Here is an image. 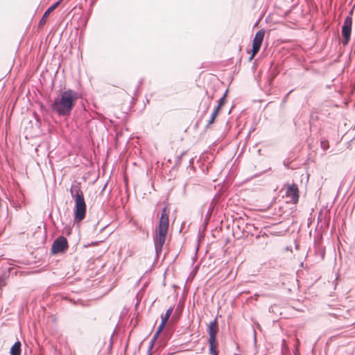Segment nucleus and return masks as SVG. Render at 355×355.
<instances>
[{"label": "nucleus", "mask_w": 355, "mask_h": 355, "mask_svg": "<svg viewBox=\"0 0 355 355\" xmlns=\"http://www.w3.org/2000/svg\"><path fill=\"white\" fill-rule=\"evenodd\" d=\"M6 285V279L3 277H0V295H1V290L3 286Z\"/></svg>", "instance_id": "dca6fc26"}, {"label": "nucleus", "mask_w": 355, "mask_h": 355, "mask_svg": "<svg viewBox=\"0 0 355 355\" xmlns=\"http://www.w3.org/2000/svg\"><path fill=\"white\" fill-rule=\"evenodd\" d=\"M78 98V93L68 89L61 92L51 105L52 110L60 116H69Z\"/></svg>", "instance_id": "f257e3e1"}, {"label": "nucleus", "mask_w": 355, "mask_h": 355, "mask_svg": "<svg viewBox=\"0 0 355 355\" xmlns=\"http://www.w3.org/2000/svg\"><path fill=\"white\" fill-rule=\"evenodd\" d=\"M69 248L67 239L62 236L58 237L53 243L51 253L56 254L65 252Z\"/></svg>", "instance_id": "39448f33"}, {"label": "nucleus", "mask_w": 355, "mask_h": 355, "mask_svg": "<svg viewBox=\"0 0 355 355\" xmlns=\"http://www.w3.org/2000/svg\"><path fill=\"white\" fill-rule=\"evenodd\" d=\"M143 234H144V236L147 235V232H146L143 231Z\"/></svg>", "instance_id": "6ab92c4d"}, {"label": "nucleus", "mask_w": 355, "mask_h": 355, "mask_svg": "<svg viewBox=\"0 0 355 355\" xmlns=\"http://www.w3.org/2000/svg\"><path fill=\"white\" fill-rule=\"evenodd\" d=\"M218 331V326L216 320H214L210 322L208 327V333H209V354L210 355H218V342L216 340V334Z\"/></svg>", "instance_id": "20e7f679"}, {"label": "nucleus", "mask_w": 355, "mask_h": 355, "mask_svg": "<svg viewBox=\"0 0 355 355\" xmlns=\"http://www.w3.org/2000/svg\"><path fill=\"white\" fill-rule=\"evenodd\" d=\"M166 324V322H164V321L162 320L161 323L159 324V325L154 335V337H153L154 340H155L158 338L159 334L162 333V331L164 329Z\"/></svg>", "instance_id": "9b49d317"}, {"label": "nucleus", "mask_w": 355, "mask_h": 355, "mask_svg": "<svg viewBox=\"0 0 355 355\" xmlns=\"http://www.w3.org/2000/svg\"><path fill=\"white\" fill-rule=\"evenodd\" d=\"M219 111H220V110H218L217 108H216V109L214 110V112L212 113V114H211V116L210 119H209V121H208V124H207V125H208V126H209V125H211V124L214 122V121H215V119H216V116H218V114Z\"/></svg>", "instance_id": "4468645a"}, {"label": "nucleus", "mask_w": 355, "mask_h": 355, "mask_svg": "<svg viewBox=\"0 0 355 355\" xmlns=\"http://www.w3.org/2000/svg\"><path fill=\"white\" fill-rule=\"evenodd\" d=\"M166 324V322H164V321L162 320L161 323L159 324V325L154 335V337H153L154 340H155L158 338L159 334L162 333V331L164 329Z\"/></svg>", "instance_id": "f8f14e48"}, {"label": "nucleus", "mask_w": 355, "mask_h": 355, "mask_svg": "<svg viewBox=\"0 0 355 355\" xmlns=\"http://www.w3.org/2000/svg\"><path fill=\"white\" fill-rule=\"evenodd\" d=\"M10 355H20L21 354V343L17 341L10 348Z\"/></svg>", "instance_id": "1a4fd4ad"}, {"label": "nucleus", "mask_w": 355, "mask_h": 355, "mask_svg": "<svg viewBox=\"0 0 355 355\" xmlns=\"http://www.w3.org/2000/svg\"><path fill=\"white\" fill-rule=\"evenodd\" d=\"M173 311V307H170L166 312L164 315H162V320L164 321V322H167L168 318L171 315V313Z\"/></svg>", "instance_id": "ddd939ff"}, {"label": "nucleus", "mask_w": 355, "mask_h": 355, "mask_svg": "<svg viewBox=\"0 0 355 355\" xmlns=\"http://www.w3.org/2000/svg\"><path fill=\"white\" fill-rule=\"evenodd\" d=\"M352 26V17L348 16L345 19V21L342 27V35L344 38V45H347L350 40Z\"/></svg>", "instance_id": "6e6552de"}, {"label": "nucleus", "mask_w": 355, "mask_h": 355, "mask_svg": "<svg viewBox=\"0 0 355 355\" xmlns=\"http://www.w3.org/2000/svg\"><path fill=\"white\" fill-rule=\"evenodd\" d=\"M225 98H226V94H225L220 98V100L218 101V104L217 105V107L216 108H217L218 110H220V109L222 108V107L224 105V104L225 103Z\"/></svg>", "instance_id": "2eb2a0df"}, {"label": "nucleus", "mask_w": 355, "mask_h": 355, "mask_svg": "<svg viewBox=\"0 0 355 355\" xmlns=\"http://www.w3.org/2000/svg\"><path fill=\"white\" fill-rule=\"evenodd\" d=\"M58 2H57L56 3L53 4V6H51V7H49L48 8V10L51 12L53 11V10L58 6Z\"/></svg>", "instance_id": "f3484780"}, {"label": "nucleus", "mask_w": 355, "mask_h": 355, "mask_svg": "<svg viewBox=\"0 0 355 355\" xmlns=\"http://www.w3.org/2000/svg\"><path fill=\"white\" fill-rule=\"evenodd\" d=\"M51 12L47 9L44 13L42 19L39 22V27H42L47 21V19L50 15Z\"/></svg>", "instance_id": "9d476101"}, {"label": "nucleus", "mask_w": 355, "mask_h": 355, "mask_svg": "<svg viewBox=\"0 0 355 355\" xmlns=\"http://www.w3.org/2000/svg\"><path fill=\"white\" fill-rule=\"evenodd\" d=\"M58 2H57L56 3L53 4V6H51V7H49L48 8V10L51 12L53 11V10L58 6Z\"/></svg>", "instance_id": "a211bd4d"}, {"label": "nucleus", "mask_w": 355, "mask_h": 355, "mask_svg": "<svg viewBox=\"0 0 355 355\" xmlns=\"http://www.w3.org/2000/svg\"><path fill=\"white\" fill-rule=\"evenodd\" d=\"M299 193V189L296 184H288L286 186V196L290 198V202L296 204L298 202Z\"/></svg>", "instance_id": "0eeeda50"}, {"label": "nucleus", "mask_w": 355, "mask_h": 355, "mask_svg": "<svg viewBox=\"0 0 355 355\" xmlns=\"http://www.w3.org/2000/svg\"><path fill=\"white\" fill-rule=\"evenodd\" d=\"M71 194L75 200L74 222H81L86 216V203L83 191L80 188H71Z\"/></svg>", "instance_id": "7ed1b4c3"}, {"label": "nucleus", "mask_w": 355, "mask_h": 355, "mask_svg": "<svg viewBox=\"0 0 355 355\" xmlns=\"http://www.w3.org/2000/svg\"><path fill=\"white\" fill-rule=\"evenodd\" d=\"M168 216L169 209L167 207H164L162 209L159 220V225L155 231V235L154 237L155 248L157 254L162 252L164 244L166 240L169 227Z\"/></svg>", "instance_id": "f03ea898"}, {"label": "nucleus", "mask_w": 355, "mask_h": 355, "mask_svg": "<svg viewBox=\"0 0 355 355\" xmlns=\"http://www.w3.org/2000/svg\"><path fill=\"white\" fill-rule=\"evenodd\" d=\"M264 36H265V31L264 30L261 29L258 32H257V33L253 39L252 54L249 58V61L252 60V59L254 58V56L259 51V49L262 44Z\"/></svg>", "instance_id": "423d86ee"}]
</instances>
